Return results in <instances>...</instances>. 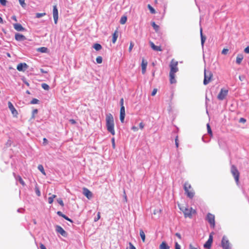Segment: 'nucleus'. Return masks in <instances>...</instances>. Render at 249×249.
Here are the masks:
<instances>
[{"label": "nucleus", "mask_w": 249, "mask_h": 249, "mask_svg": "<svg viewBox=\"0 0 249 249\" xmlns=\"http://www.w3.org/2000/svg\"><path fill=\"white\" fill-rule=\"evenodd\" d=\"M201 43L202 47H203L204 42L206 40V37L203 35L202 28L200 29Z\"/></svg>", "instance_id": "obj_23"}, {"label": "nucleus", "mask_w": 249, "mask_h": 249, "mask_svg": "<svg viewBox=\"0 0 249 249\" xmlns=\"http://www.w3.org/2000/svg\"><path fill=\"white\" fill-rule=\"evenodd\" d=\"M175 249H180V246L177 242L175 243Z\"/></svg>", "instance_id": "obj_50"}, {"label": "nucleus", "mask_w": 249, "mask_h": 249, "mask_svg": "<svg viewBox=\"0 0 249 249\" xmlns=\"http://www.w3.org/2000/svg\"><path fill=\"white\" fill-rule=\"evenodd\" d=\"M246 122V119L243 118H241L239 120L240 123H245Z\"/></svg>", "instance_id": "obj_51"}, {"label": "nucleus", "mask_w": 249, "mask_h": 249, "mask_svg": "<svg viewBox=\"0 0 249 249\" xmlns=\"http://www.w3.org/2000/svg\"><path fill=\"white\" fill-rule=\"evenodd\" d=\"M96 62L98 64H101L102 62V57L101 56H98L96 59Z\"/></svg>", "instance_id": "obj_37"}, {"label": "nucleus", "mask_w": 249, "mask_h": 249, "mask_svg": "<svg viewBox=\"0 0 249 249\" xmlns=\"http://www.w3.org/2000/svg\"><path fill=\"white\" fill-rule=\"evenodd\" d=\"M147 7L149 9V10H150L151 13L155 14L156 11H155V9L150 4H148L147 5Z\"/></svg>", "instance_id": "obj_32"}, {"label": "nucleus", "mask_w": 249, "mask_h": 249, "mask_svg": "<svg viewBox=\"0 0 249 249\" xmlns=\"http://www.w3.org/2000/svg\"><path fill=\"white\" fill-rule=\"evenodd\" d=\"M46 13H36V18H41L42 17H43L44 16L46 15Z\"/></svg>", "instance_id": "obj_33"}, {"label": "nucleus", "mask_w": 249, "mask_h": 249, "mask_svg": "<svg viewBox=\"0 0 249 249\" xmlns=\"http://www.w3.org/2000/svg\"><path fill=\"white\" fill-rule=\"evenodd\" d=\"M38 112V110L37 109H35L34 110H33V112H32V114H33V115H32V118H34V115L36 114Z\"/></svg>", "instance_id": "obj_44"}, {"label": "nucleus", "mask_w": 249, "mask_h": 249, "mask_svg": "<svg viewBox=\"0 0 249 249\" xmlns=\"http://www.w3.org/2000/svg\"><path fill=\"white\" fill-rule=\"evenodd\" d=\"M179 207V209L180 210L182 211L183 213L184 216L185 217H191L192 216V213H194L195 211V210H193L192 208H189V207Z\"/></svg>", "instance_id": "obj_4"}, {"label": "nucleus", "mask_w": 249, "mask_h": 249, "mask_svg": "<svg viewBox=\"0 0 249 249\" xmlns=\"http://www.w3.org/2000/svg\"><path fill=\"white\" fill-rule=\"evenodd\" d=\"M243 55L242 54H238L236 57V62L238 64H240L243 59Z\"/></svg>", "instance_id": "obj_22"}, {"label": "nucleus", "mask_w": 249, "mask_h": 249, "mask_svg": "<svg viewBox=\"0 0 249 249\" xmlns=\"http://www.w3.org/2000/svg\"><path fill=\"white\" fill-rule=\"evenodd\" d=\"M38 101H39L38 100H37V99L34 98L31 101V103L32 104H36L38 103Z\"/></svg>", "instance_id": "obj_39"}, {"label": "nucleus", "mask_w": 249, "mask_h": 249, "mask_svg": "<svg viewBox=\"0 0 249 249\" xmlns=\"http://www.w3.org/2000/svg\"><path fill=\"white\" fill-rule=\"evenodd\" d=\"M57 214L59 216H61V217H63V216L64 215V214H63V213H62L61 212H60V211H58V212H57Z\"/></svg>", "instance_id": "obj_54"}, {"label": "nucleus", "mask_w": 249, "mask_h": 249, "mask_svg": "<svg viewBox=\"0 0 249 249\" xmlns=\"http://www.w3.org/2000/svg\"><path fill=\"white\" fill-rule=\"evenodd\" d=\"M207 220L210 224L211 227L213 228H214L215 226L214 215L210 213H209L207 216Z\"/></svg>", "instance_id": "obj_8"}, {"label": "nucleus", "mask_w": 249, "mask_h": 249, "mask_svg": "<svg viewBox=\"0 0 249 249\" xmlns=\"http://www.w3.org/2000/svg\"><path fill=\"white\" fill-rule=\"evenodd\" d=\"M63 217L64 218H65L66 220H68V221H70V222H71V223L72 222V221L71 219H70L68 216H67L66 215H65V214H64V215L63 216Z\"/></svg>", "instance_id": "obj_48"}, {"label": "nucleus", "mask_w": 249, "mask_h": 249, "mask_svg": "<svg viewBox=\"0 0 249 249\" xmlns=\"http://www.w3.org/2000/svg\"><path fill=\"white\" fill-rule=\"evenodd\" d=\"M213 77V73L210 71H204V79L203 81V84L205 85H207L211 81Z\"/></svg>", "instance_id": "obj_5"}, {"label": "nucleus", "mask_w": 249, "mask_h": 249, "mask_svg": "<svg viewBox=\"0 0 249 249\" xmlns=\"http://www.w3.org/2000/svg\"><path fill=\"white\" fill-rule=\"evenodd\" d=\"M53 201V199L51 196L48 198V202L49 204H52Z\"/></svg>", "instance_id": "obj_49"}, {"label": "nucleus", "mask_w": 249, "mask_h": 249, "mask_svg": "<svg viewBox=\"0 0 249 249\" xmlns=\"http://www.w3.org/2000/svg\"><path fill=\"white\" fill-rule=\"evenodd\" d=\"M24 0H19V3L22 7H24L26 5L24 2Z\"/></svg>", "instance_id": "obj_40"}, {"label": "nucleus", "mask_w": 249, "mask_h": 249, "mask_svg": "<svg viewBox=\"0 0 249 249\" xmlns=\"http://www.w3.org/2000/svg\"><path fill=\"white\" fill-rule=\"evenodd\" d=\"M28 68V66L25 63H21L18 65L17 70L19 71H25Z\"/></svg>", "instance_id": "obj_11"}, {"label": "nucleus", "mask_w": 249, "mask_h": 249, "mask_svg": "<svg viewBox=\"0 0 249 249\" xmlns=\"http://www.w3.org/2000/svg\"><path fill=\"white\" fill-rule=\"evenodd\" d=\"M0 3L2 5H5L6 4V0H0Z\"/></svg>", "instance_id": "obj_45"}, {"label": "nucleus", "mask_w": 249, "mask_h": 249, "mask_svg": "<svg viewBox=\"0 0 249 249\" xmlns=\"http://www.w3.org/2000/svg\"><path fill=\"white\" fill-rule=\"evenodd\" d=\"M117 37H118V33H117V31H116L113 34V36H112V42L113 43H115L116 42Z\"/></svg>", "instance_id": "obj_25"}, {"label": "nucleus", "mask_w": 249, "mask_h": 249, "mask_svg": "<svg viewBox=\"0 0 249 249\" xmlns=\"http://www.w3.org/2000/svg\"><path fill=\"white\" fill-rule=\"evenodd\" d=\"M57 201L58 202V203L61 206H64V203H63V200L61 199H58L57 200Z\"/></svg>", "instance_id": "obj_41"}, {"label": "nucleus", "mask_w": 249, "mask_h": 249, "mask_svg": "<svg viewBox=\"0 0 249 249\" xmlns=\"http://www.w3.org/2000/svg\"><path fill=\"white\" fill-rule=\"evenodd\" d=\"M231 171L232 176L234 177L236 184H238L239 179V172L238 170L234 165H232L231 167Z\"/></svg>", "instance_id": "obj_6"}, {"label": "nucleus", "mask_w": 249, "mask_h": 249, "mask_svg": "<svg viewBox=\"0 0 249 249\" xmlns=\"http://www.w3.org/2000/svg\"><path fill=\"white\" fill-rule=\"evenodd\" d=\"M41 87L44 89L46 90H48L50 89L49 85L46 83H42L41 84Z\"/></svg>", "instance_id": "obj_28"}, {"label": "nucleus", "mask_w": 249, "mask_h": 249, "mask_svg": "<svg viewBox=\"0 0 249 249\" xmlns=\"http://www.w3.org/2000/svg\"><path fill=\"white\" fill-rule=\"evenodd\" d=\"M83 194L86 196L89 199H90L92 197V193L87 188H84L83 189Z\"/></svg>", "instance_id": "obj_13"}, {"label": "nucleus", "mask_w": 249, "mask_h": 249, "mask_svg": "<svg viewBox=\"0 0 249 249\" xmlns=\"http://www.w3.org/2000/svg\"><path fill=\"white\" fill-rule=\"evenodd\" d=\"M132 130H133L134 131H137L138 130V128L137 127L133 126L131 128Z\"/></svg>", "instance_id": "obj_57"}, {"label": "nucleus", "mask_w": 249, "mask_h": 249, "mask_svg": "<svg viewBox=\"0 0 249 249\" xmlns=\"http://www.w3.org/2000/svg\"><path fill=\"white\" fill-rule=\"evenodd\" d=\"M127 20V17L126 16H123L121 17L120 22L122 24H124L126 23Z\"/></svg>", "instance_id": "obj_27"}, {"label": "nucleus", "mask_w": 249, "mask_h": 249, "mask_svg": "<svg viewBox=\"0 0 249 249\" xmlns=\"http://www.w3.org/2000/svg\"><path fill=\"white\" fill-rule=\"evenodd\" d=\"M53 13L54 23L57 24L58 19V12L56 5L53 6Z\"/></svg>", "instance_id": "obj_10"}, {"label": "nucleus", "mask_w": 249, "mask_h": 249, "mask_svg": "<svg viewBox=\"0 0 249 249\" xmlns=\"http://www.w3.org/2000/svg\"><path fill=\"white\" fill-rule=\"evenodd\" d=\"M140 236L142 238V242H144L145 240V233L142 230H140Z\"/></svg>", "instance_id": "obj_24"}, {"label": "nucleus", "mask_w": 249, "mask_h": 249, "mask_svg": "<svg viewBox=\"0 0 249 249\" xmlns=\"http://www.w3.org/2000/svg\"><path fill=\"white\" fill-rule=\"evenodd\" d=\"M159 248L160 249H169L170 247L165 242L163 241L160 245Z\"/></svg>", "instance_id": "obj_21"}, {"label": "nucleus", "mask_w": 249, "mask_h": 249, "mask_svg": "<svg viewBox=\"0 0 249 249\" xmlns=\"http://www.w3.org/2000/svg\"><path fill=\"white\" fill-rule=\"evenodd\" d=\"M159 213H160V212H161V210H155V211H154L153 213H154V214H157L158 213H159Z\"/></svg>", "instance_id": "obj_62"}, {"label": "nucleus", "mask_w": 249, "mask_h": 249, "mask_svg": "<svg viewBox=\"0 0 249 249\" xmlns=\"http://www.w3.org/2000/svg\"><path fill=\"white\" fill-rule=\"evenodd\" d=\"M147 65V61L144 58H142V73L144 74L146 71V69Z\"/></svg>", "instance_id": "obj_17"}, {"label": "nucleus", "mask_w": 249, "mask_h": 249, "mask_svg": "<svg viewBox=\"0 0 249 249\" xmlns=\"http://www.w3.org/2000/svg\"><path fill=\"white\" fill-rule=\"evenodd\" d=\"M139 126H140V128L141 129H143V127H144V124L142 123H141L140 124H139Z\"/></svg>", "instance_id": "obj_59"}, {"label": "nucleus", "mask_w": 249, "mask_h": 249, "mask_svg": "<svg viewBox=\"0 0 249 249\" xmlns=\"http://www.w3.org/2000/svg\"><path fill=\"white\" fill-rule=\"evenodd\" d=\"M15 39L18 41H23L26 39V37L20 34H16L15 35Z\"/></svg>", "instance_id": "obj_19"}, {"label": "nucleus", "mask_w": 249, "mask_h": 249, "mask_svg": "<svg viewBox=\"0 0 249 249\" xmlns=\"http://www.w3.org/2000/svg\"><path fill=\"white\" fill-rule=\"evenodd\" d=\"M134 46V44L132 42L130 43V46L129 47V52H131L133 47Z\"/></svg>", "instance_id": "obj_47"}, {"label": "nucleus", "mask_w": 249, "mask_h": 249, "mask_svg": "<svg viewBox=\"0 0 249 249\" xmlns=\"http://www.w3.org/2000/svg\"><path fill=\"white\" fill-rule=\"evenodd\" d=\"M228 90L222 89L217 96V98L220 100H223L227 95Z\"/></svg>", "instance_id": "obj_9"}, {"label": "nucleus", "mask_w": 249, "mask_h": 249, "mask_svg": "<svg viewBox=\"0 0 249 249\" xmlns=\"http://www.w3.org/2000/svg\"><path fill=\"white\" fill-rule=\"evenodd\" d=\"M17 179H18V180H19V182L23 185V186H24L25 185V182H24V181L23 180V179H22V178H21L20 176H18L17 177Z\"/></svg>", "instance_id": "obj_34"}, {"label": "nucleus", "mask_w": 249, "mask_h": 249, "mask_svg": "<svg viewBox=\"0 0 249 249\" xmlns=\"http://www.w3.org/2000/svg\"><path fill=\"white\" fill-rule=\"evenodd\" d=\"M176 236H177L179 239H181V235L179 233H176Z\"/></svg>", "instance_id": "obj_63"}, {"label": "nucleus", "mask_w": 249, "mask_h": 249, "mask_svg": "<svg viewBox=\"0 0 249 249\" xmlns=\"http://www.w3.org/2000/svg\"><path fill=\"white\" fill-rule=\"evenodd\" d=\"M55 230L57 232L59 233L63 237L67 236V233L61 226H56Z\"/></svg>", "instance_id": "obj_12"}, {"label": "nucleus", "mask_w": 249, "mask_h": 249, "mask_svg": "<svg viewBox=\"0 0 249 249\" xmlns=\"http://www.w3.org/2000/svg\"><path fill=\"white\" fill-rule=\"evenodd\" d=\"M190 249H197V248L194 247L191 244L189 245Z\"/></svg>", "instance_id": "obj_64"}, {"label": "nucleus", "mask_w": 249, "mask_h": 249, "mask_svg": "<svg viewBox=\"0 0 249 249\" xmlns=\"http://www.w3.org/2000/svg\"><path fill=\"white\" fill-rule=\"evenodd\" d=\"M244 52H245V53H249V46L247 47L244 49Z\"/></svg>", "instance_id": "obj_52"}, {"label": "nucleus", "mask_w": 249, "mask_h": 249, "mask_svg": "<svg viewBox=\"0 0 249 249\" xmlns=\"http://www.w3.org/2000/svg\"><path fill=\"white\" fill-rule=\"evenodd\" d=\"M175 144H176V147L178 148V137H177L176 139H175Z\"/></svg>", "instance_id": "obj_56"}, {"label": "nucleus", "mask_w": 249, "mask_h": 249, "mask_svg": "<svg viewBox=\"0 0 249 249\" xmlns=\"http://www.w3.org/2000/svg\"><path fill=\"white\" fill-rule=\"evenodd\" d=\"M213 242V236L210 234L207 241L204 245V247L206 249H210Z\"/></svg>", "instance_id": "obj_14"}, {"label": "nucleus", "mask_w": 249, "mask_h": 249, "mask_svg": "<svg viewBox=\"0 0 249 249\" xmlns=\"http://www.w3.org/2000/svg\"><path fill=\"white\" fill-rule=\"evenodd\" d=\"M112 146L113 149L115 148V139L112 138L111 139Z\"/></svg>", "instance_id": "obj_42"}, {"label": "nucleus", "mask_w": 249, "mask_h": 249, "mask_svg": "<svg viewBox=\"0 0 249 249\" xmlns=\"http://www.w3.org/2000/svg\"><path fill=\"white\" fill-rule=\"evenodd\" d=\"M100 218V213L98 212L97 214V216L94 218V221L95 222L97 221Z\"/></svg>", "instance_id": "obj_38"}, {"label": "nucleus", "mask_w": 249, "mask_h": 249, "mask_svg": "<svg viewBox=\"0 0 249 249\" xmlns=\"http://www.w3.org/2000/svg\"><path fill=\"white\" fill-rule=\"evenodd\" d=\"M47 50V48L46 47H41L38 49V51L41 53H46Z\"/></svg>", "instance_id": "obj_36"}, {"label": "nucleus", "mask_w": 249, "mask_h": 249, "mask_svg": "<svg viewBox=\"0 0 249 249\" xmlns=\"http://www.w3.org/2000/svg\"><path fill=\"white\" fill-rule=\"evenodd\" d=\"M157 92V89H153V90L152 91V93H151V95L152 96L155 95V94H156Z\"/></svg>", "instance_id": "obj_46"}, {"label": "nucleus", "mask_w": 249, "mask_h": 249, "mask_svg": "<svg viewBox=\"0 0 249 249\" xmlns=\"http://www.w3.org/2000/svg\"><path fill=\"white\" fill-rule=\"evenodd\" d=\"M149 43H150L151 47L152 48V49L153 50L156 51H162V49H161V47L160 46H156L153 42L150 41Z\"/></svg>", "instance_id": "obj_20"}, {"label": "nucleus", "mask_w": 249, "mask_h": 249, "mask_svg": "<svg viewBox=\"0 0 249 249\" xmlns=\"http://www.w3.org/2000/svg\"><path fill=\"white\" fill-rule=\"evenodd\" d=\"M93 48L96 51H99L102 49V46L100 44L95 43L93 45Z\"/></svg>", "instance_id": "obj_26"}, {"label": "nucleus", "mask_w": 249, "mask_h": 249, "mask_svg": "<svg viewBox=\"0 0 249 249\" xmlns=\"http://www.w3.org/2000/svg\"><path fill=\"white\" fill-rule=\"evenodd\" d=\"M8 107L10 109V110H11L12 114L14 116H17L18 115V112H17V110L15 109V108L14 107L13 105V104H12V103L10 102H9L8 103Z\"/></svg>", "instance_id": "obj_15"}, {"label": "nucleus", "mask_w": 249, "mask_h": 249, "mask_svg": "<svg viewBox=\"0 0 249 249\" xmlns=\"http://www.w3.org/2000/svg\"><path fill=\"white\" fill-rule=\"evenodd\" d=\"M40 249H47L45 246L43 245L42 244H41L40 245Z\"/></svg>", "instance_id": "obj_58"}, {"label": "nucleus", "mask_w": 249, "mask_h": 249, "mask_svg": "<svg viewBox=\"0 0 249 249\" xmlns=\"http://www.w3.org/2000/svg\"><path fill=\"white\" fill-rule=\"evenodd\" d=\"M70 122L72 124H75L76 123L75 121L73 119L70 120Z\"/></svg>", "instance_id": "obj_60"}, {"label": "nucleus", "mask_w": 249, "mask_h": 249, "mask_svg": "<svg viewBox=\"0 0 249 249\" xmlns=\"http://www.w3.org/2000/svg\"><path fill=\"white\" fill-rule=\"evenodd\" d=\"M35 192L37 196H41V193L40 192V190L36 186L35 187Z\"/></svg>", "instance_id": "obj_35"}, {"label": "nucleus", "mask_w": 249, "mask_h": 249, "mask_svg": "<svg viewBox=\"0 0 249 249\" xmlns=\"http://www.w3.org/2000/svg\"><path fill=\"white\" fill-rule=\"evenodd\" d=\"M120 105H121V107H124V99L123 98L121 99L120 101Z\"/></svg>", "instance_id": "obj_53"}, {"label": "nucleus", "mask_w": 249, "mask_h": 249, "mask_svg": "<svg viewBox=\"0 0 249 249\" xmlns=\"http://www.w3.org/2000/svg\"><path fill=\"white\" fill-rule=\"evenodd\" d=\"M207 128L208 134H209L211 136H212V135H213L212 131L211 130L210 125L209 124H207Z\"/></svg>", "instance_id": "obj_31"}, {"label": "nucleus", "mask_w": 249, "mask_h": 249, "mask_svg": "<svg viewBox=\"0 0 249 249\" xmlns=\"http://www.w3.org/2000/svg\"><path fill=\"white\" fill-rule=\"evenodd\" d=\"M129 245L130 249H136V248L133 245V244L131 243H129Z\"/></svg>", "instance_id": "obj_55"}, {"label": "nucleus", "mask_w": 249, "mask_h": 249, "mask_svg": "<svg viewBox=\"0 0 249 249\" xmlns=\"http://www.w3.org/2000/svg\"><path fill=\"white\" fill-rule=\"evenodd\" d=\"M14 29L17 31H24L25 29L19 23H15L13 25Z\"/></svg>", "instance_id": "obj_18"}, {"label": "nucleus", "mask_w": 249, "mask_h": 249, "mask_svg": "<svg viewBox=\"0 0 249 249\" xmlns=\"http://www.w3.org/2000/svg\"><path fill=\"white\" fill-rule=\"evenodd\" d=\"M37 168L43 175H45V172L44 170L43 166L42 165H39Z\"/></svg>", "instance_id": "obj_29"}, {"label": "nucleus", "mask_w": 249, "mask_h": 249, "mask_svg": "<svg viewBox=\"0 0 249 249\" xmlns=\"http://www.w3.org/2000/svg\"><path fill=\"white\" fill-rule=\"evenodd\" d=\"M152 26L156 32H157L159 30V26L158 25H157L154 22H153L152 23Z\"/></svg>", "instance_id": "obj_30"}, {"label": "nucleus", "mask_w": 249, "mask_h": 249, "mask_svg": "<svg viewBox=\"0 0 249 249\" xmlns=\"http://www.w3.org/2000/svg\"><path fill=\"white\" fill-rule=\"evenodd\" d=\"M178 62L172 59L170 62V71L169 73L170 82L171 84H174L176 82L175 79V73L178 71Z\"/></svg>", "instance_id": "obj_1"}, {"label": "nucleus", "mask_w": 249, "mask_h": 249, "mask_svg": "<svg viewBox=\"0 0 249 249\" xmlns=\"http://www.w3.org/2000/svg\"><path fill=\"white\" fill-rule=\"evenodd\" d=\"M125 108L124 107H121L120 109V119L122 123H124L125 117Z\"/></svg>", "instance_id": "obj_16"}, {"label": "nucleus", "mask_w": 249, "mask_h": 249, "mask_svg": "<svg viewBox=\"0 0 249 249\" xmlns=\"http://www.w3.org/2000/svg\"><path fill=\"white\" fill-rule=\"evenodd\" d=\"M106 121L107 131L112 135H114L115 134L114 130V122L112 115L110 113L107 114L106 115Z\"/></svg>", "instance_id": "obj_2"}, {"label": "nucleus", "mask_w": 249, "mask_h": 249, "mask_svg": "<svg viewBox=\"0 0 249 249\" xmlns=\"http://www.w3.org/2000/svg\"><path fill=\"white\" fill-rule=\"evenodd\" d=\"M48 142V140L46 138H44L43 139V143L44 144H46Z\"/></svg>", "instance_id": "obj_61"}, {"label": "nucleus", "mask_w": 249, "mask_h": 249, "mask_svg": "<svg viewBox=\"0 0 249 249\" xmlns=\"http://www.w3.org/2000/svg\"><path fill=\"white\" fill-rule=\"evenodd\" d=\"M229 51V50L227 49H224L222 51V53L223 54H226Z\"/></svg>", "instance_id": "obj_43"}, {"label": "nucleus", "mask_w": 249, "mask_h": 249, "mask_svg": "<svg viewBox=\"0 0 249 249\" xmlns=\"http://www.w3.org/2000/svg\"><path fill=\"white\" fill-rule=\"evenodd\" d=\"M221 245L223 249H230L229 241L225 236H224L222 238Z\"/></svg>", "instance_id": "obj_7"}, {"label": "nucleus", "mask_w": 249, "mask_h": 249, "mask_svg": "<svg viewBox=\"0 0 249 249\" xmlns=\"http://www.w3.org/2000/svg\"><path fill=\"white\" fill-rule=\"evenodd\" d=\"M184 189L188 197L192 198L194 197L195 193L192 188L191 184L188 182H185L184 184Z\"/></svg>", "instance_id": "obj_3"}]
</instances>
